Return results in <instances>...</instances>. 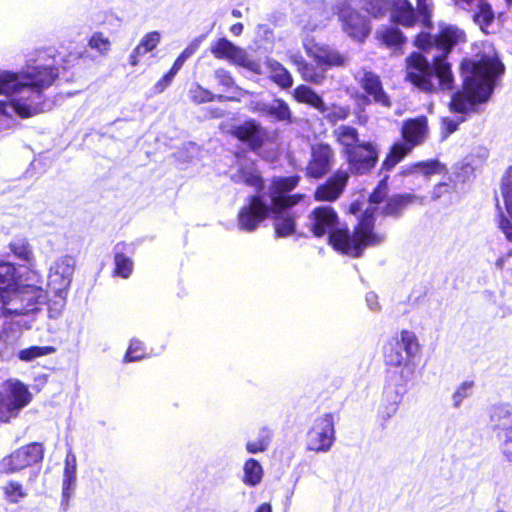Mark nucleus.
<instances>
[{"label": "nucleus", "instance_id": "nucleus-16", "mask_svg": "<svg viewBox=\"0 0 512 512\" xmlns=\"http://www.w3.org/2000/svg\"><path fill=\"white\" fill-rule=\"evenodd\" d=\"M336 11L342 29L349 37L357 41H363L368 36L370 28L366 18L352 9L346 0L337 2Z\"/></svg>", "mask_w": 512, "mask_h": 512}, {"label": "nucleus", "instance_id": "nucleus-7", "mask_svg": "<svg viewBox=\"0 0 512 512\" xmlns=\"http://www.w3.org/2000/svg\"><path fill=\"white\" fill-rule=\"evenodd\" d=\"M76 258L72 255L57 257L50 265L47 275L46 298L39 304L47 307L48 317L58 319L65 308L68 291L76 269Z\"/></svg>", "mask_w": 512, "mask_h": 512}, {"label": "nucleus", "instance_id": "nucleus-64", "mask_svg": "<svg viewBox=\"0 0 512 512\" xmlns=\"http://www.w3.org/2000/svg\"><path fill=\"white\" fill-rule=\"evenodd\" d=\"M496 265L501 268L503 266V259L502 258L498 259L496 262Z\"/></svg>", "mask_w": 512, "mask_h": 512}, {"label": "nucleus", "instance_id": "nucleus-2", "mask_svg": "<svg viewBox=\"0 0 512 512\" xmlns=\"http://www.w3.org/2000/svg\"><path fill=\"white\" fill-rule=\"evenodd\" d=\"M300 177H275L267 193L249 197V201L238 213V227L242 231L253 232L268 216L274 214V227L277 237H288L296 232V216L288 208L299 203L301 194L289 193L298 185Z\"/></svg>", "mask_w": 512, "mask_h": 512}, {"label": "nucleus", "instance_id": "nucleus-30", "mask_svg": "<svg viewBox=\"0 0 512 512\" xmlns=\"http://www.w3.org/2000/svg\"><path fill=\"white\" fill-rule=\"evenodd\" d=\"M125 248L126 245L124 243H118L114 247L113 274L123 279L129 278L134 268L132 259L124 253Z\"/></svg>", "mask_w": 512, "mask_h": 512}, {"label": "nucleus", "instance_id": "nucleus-29", "mask_svg": "<svg viewBox=\"0 0 512 512\" xmlns=\"http://www.w3.org/2000/svg\"><path fill=\"white\" fill-rule=\"evenodd\" d=\"M334 136L337 142L343 147V153L346 156L355 148H358V144L363 142L359 138L357 130L351 126L340 125L334 130Z\"/></svg>", "mask_w": 512, "mask_h": 512}, {"label": "nucleus", "instance_id": "nucleus-35", "mask_svg": "<svg viewBox=\"0 0 512 512\" xmlns=\"http://www.w3.org/2000/svg\"><path fill=\"white\" fill-rule=\"evenodd\" d=\"M263 478V468L261 464L253 459H248L243 466V478L242 481L249 487L257 486Z\"/></svg>", "mask_w": 512, "mask_h": 512}, {"label": "nucleus", "instance_id": "nucleus-57", "mask_svg": "<svg viewBox=\"0 0 512 512\" xmlns=\"http://www.w3.org/2000/svg\"><path fill=\"white\" fill-rule=\"evenodd\" d=\"M243 24L242 23H236V24H233L231 27H230V32L234 35V36H240L243 32Z\"/></svg>", "mask_w": 512, "mask_h": 512}, {"label": "nucleus", "instance_id": "nucleus-21", "mask_svg": "<svg viewBox=\"0 0 512 512\" xmlns=\"http://www.w3.org/2000/svg\"><path fill=\"white\" fill-rule=\"evenodd\" d=\"M456 4L472 13L474 23L484 33H488V27L494 22V12L486 0H457Z\"/></svg>", "mask_w": 512, "mask_h": 512}, {"label": "nucleus", "instance_id": "nucleus-26", "mask_svg": "<svg viewBox=\"0 0 512 512\" xmlns=\"http://www.w3.org/2000/svg\"><path fill=\"white\" fill-rule=\"evenodd\" d=\"M305 49L308 56L312 57L318 66H343L346 63V58L343 55L329 47L305 45Z\"/></svg>", "mask_w": 512, "mask_h": 512}, {"label": "nucleus", "instance_id": "nucleus-34", "mask_svg": "<svg viewBox=\"0 0 512 512\" xmlns=\"http://www.w3.org/2000/svg\"><path fill=\"white\" fill-rule=\"evenodd\" d=\"M266 117L285 124L293 122L292 111L288 103L281 98H274L269 102Z\"/></svg>", "mask_w": 512, "mask_h": 512}, {"label": "nucleus", "instance_id": "nucleus-36", "mask_svg": "<svg viewBox=\"0 0 512 512\" xmlns=\"http://www.w3.org/2000/svg\"><path fill=\"white\" fill-rule=\"evenodd\" d=\"M9 248L17 259L26 262L31 267L33 266L34 254L26 239H15L10 243Z\"/></svg>", "mask_w": 512, "mask_h": 512}, {"label": "nucleus", "instance_id": "nucleus-28", "mask_svg": "<svg viewBox=\"0 0 512 512\" xmlns=\"http://www.w3.org/2000/svg\"><path fill=\"white\" fill-rule=\"evenodd\" d=\"M402 401V394L397 390L387 387L384 390L381 403L379 405L377 416L381 421H388L394 417Z\"/></svg>", "mask_w": 512, "mask_h": 512}, {"label": "nucleus", "instance_id": "nucleus-25", "mask_svg": "<svg viewBox=\"0 0 512 512\" xmlns=\"http://www.w3.org/2000/svg\"><path fill=\"white\" fill-rule=\"evenodd\" d=\"M231 180L235 183H243L259 191L262 188V177L252 161L244 160L241 162L238 170L231 175Z\"/></svg>", "mask_w": 512, "mask_h": 512}, {"label": "nucleus", "instance_id": "nucleus-41", "mask_svg": "<svg viewBox=\"0 0 512 512\" xmlns=\"http://www.w3.org/2000/svg\"><path fill=\"white\" fill-rule=\"evenodd\" d=\"M270 440L271 431L267 428H262L255 440L247 442L246 450L251 454L264 452L268 448Z\"/></svg>", "mask_w": 512, "mask_h": 512}, {"label": "nucleus", "instance_id": "nucleus-14", "mask_svg": "<svg viewBox=\"0 0 512 512\" xmlns=\"http://www.w3.org/2000/svg\"><path fill=\"white\" fill-rule=\"evenodd\" d=\"M210 52L216 59L226 60L256 74L261 73L260 63L251 59L244 48L235 45L226 38H220L211 43Z\"/></svg>", "mask_w": 512, "mask_h": 512}, {"label": "nucleus", "instance_id": "nucleus-43", "mask_svg": "<svg viewBox=\"0 0 512 512\" xmlns=\"http://www.w3.org/2000/svg\"><path fill=\"white\" fill-rule=\"evenodd\" d=\"M474 382L466 380L462 382L452 394V405L454 408H459L463 401L472 395Z\"/></svg>", "mask_w": 512, "mask_h": 512}, {"label": "nucleus", "instance_id": "nucleus-59", "mask_svg": "<svg viewBox=\"0 0 512 512\" xmlns=\"http://www.w3.org/2000/svg\"><path fill=\"white\" fill-rule=\"evenodd\" d=\"M177 73L178 71L174 70V68H171L170 71L162 77V79H164L166 84L169 86Z\"/></svg>", "mask_w": 512, "mask_h": 512}, {"label": "nucleus", "instance_id": "nucleus-44", "mask_svg": "<svg viewBox=\"0 0 512 512\" xmlns=\"http://www.w3.org/2000/svg\"><path fill=\"white\" fill-rule=\"evenodd\" d=\"M88 46L100 55H106L111 49V41L102 32H95L89 38Z\"/></svg>", "mask_w": 512, "mask_h": 512}, {"label": "nucleus", "instance_id": "nucleus-31", "mask_svg": "<svg viewBox=\"0 0 512 512\" xmlns=\"http://www.w3.org/2000/svg\"><path fill=\"white\" fill-rule=\"evenodd\" d=\"M161 35L157 31L149 32L143 36L139 44L134 48L129 57L132 66L139 64V58L154 50L159 44Z\"/></svg>", "mask_w": 512, "mask_h": 512}, {"label": "nucleus", "instance_id": "nucleus-55", "mask_svg": "<svg viewBox=\"0 0 512 512\" xmlns=\"http://www.w3.org/2000/svg\"><path fill=\"white\" fill-rule=\"evenodd\" d=\"M450 191V185L447 184V183H439L438 185H436L432 191V198L433 199H438L440 198L443 194L445 193H448Z\"/></svg>", "mask_w": 512, "mask_h": 512}, {"label": "nucleus", "instance_id": "nucleus-48", "mask_svg": "<svg viewBox=\"0 0 512 512\" xmlns=\"http://www.w3.org/2000/svg\"><path fill=\"white\" fill-rule=\"evenodd\" d=\"M324 114L326 120L330 123H336L341 120H345L350 115V108L347 106L333 105L331 108L327 107Z\"/></svg>", "mask_w": 512, "mask_h": 512}, {"label": "nucleus", "instance_id": "nucleus-6", "mask_svg": "<svg viewBox=\"0 0 512 512\" xmlns=\"http://www.w3.org/2000/svg\"><path fill=\"white\" fill-rule=\"evenodd\" d=\"M44 298L39 271L30 268L18 274L14 264L0 261V317L37 312Z\"/></svg>", "mask_w": 512, "mask_h": 512}, {"label": "nucleus", "instance_id": "nucleus-54", "mask_svg": "<svg viewBox=\"0 0 512 512\" xmlns=\"http://www.w3.org/2000/svg\"><path fill=\"white\" fill-rule=\"evenodd\" d=\"M366 303L371 311L379 312L381 310L378 296L374 292H369L366 294Z\"/></svg>", "mask_w": 512, "mask_h": 512}, {"label": "nucleus", "instance_id": "nucleus-45", "mask_svg": "<svg viewBox=\"0 0 512 512\" xmlns=\"http://www.w3.org/2000/svg\"><path fill=\"white\" fill-rule=\"evenodd\" d=\"M299 73L304 81L315 84H320L325 78V70L322 66L314 67L312 64H306Z\"/></svg>", "mask_w": 512, "mask_h": 512}, {"label": "nucleus", "instance_id": "nucleus-11", "mask_svg": "<svg viewBox=\"0 0 512 512\" xmlns=\"http://www.w3.org/2000/svg\"><path fill=\"white\" fill-rule=\"evenodd\" d=\"M489 425L496 432L502 455L512 462V410L506 405L493 406L490 409Z\"/></svg>", "mask_w": 512, "mask_h": 512}, {"label": "nucleus", "instance_id": "nucleus-18", "mask_svg": "<svg viewBox=\"0 0 512 512\" xmlns=\"http://www.w3.org/2000/svg\"><path fill=\"white\" fill-rule=\"evenodd\" d=\"M500 196L505 212L502 211L500 200L497 197V209L499 211V228L509 241H512V166L507 169L501 179Z\"/></svg>", "mask_w": 512, "mask_h": 512}, {"label": "nucleus", "instance_id": "nucleus-22", "mask_svg": "<svg viewBox=\"0 0 512 512\" xmlns=\"http://www.w3.org/2000/svg\"><path fill=\"white\" fill-rule=\"evenodd\" d=\"M349 179L345 170H337L324 184L317 187L314 198L317 201L333 202L342 194Z\"/></svg>", "mask_w": 512, "mask_h": 512}, {"label": "nucleus", "instance_id": "nucleus-4", "mask_svg": "<svg viewBox=\"0 0 512 512\" xmlns=\"http://www.w3.org/2000/svg\"><path fill=\"white\" fill-rule=\"evenodd\" d=\"M504 69L495 48L490 44H485L475 59H465L461 63L463 90L453 94L450 110L464 114L477 103L487 101Z\"/></svg>", "mask_w": 512, "mask_h": 512}, {"label": "nucleus", "instance_id": "nucleus-52", "mask_svg": "<svg viewBox=\"0 0 512 512\" xmlns=\"http://www.w3.org/2000/svg\"><path fill=\"white\" fill-rule=\"evenodd\" d=\"M214 76L218 83L226 89L233 87L235 84L234 79L232 78L230 72L223 68L215 70Z\"/></svg>", "mask_w": 512, "mask_h": 512}, {"label": "nucleus", "instance_id": "nucleus-9", "mask_svg": "<svg viewBox=\"0 0 512 512\" xmlns=\"http://www.w3.org/2000/svg\"><path fill=\"white\" fill-rule=\"evenodd\" d=\"M31 401L32 393L27 385L18 379L6 380L0 394V421L8 422L16 418Z\"/></svg>", "mask_w": 512, "mask_h": 512}, {"label": "nucleus", "instance_id": "nucleus-32", "mask_svg": "<svg viewBox=\"0 0 512 512\" xmlns=\"http://www.w3.org/2000/svg\"><path fill=\"white\" fill-rule=\"evenodd\" d=\"M293 96L297 102L310 105L321 113H325L327 107L322 98L310 87L299 85L294 89Z\"/></svg>", "mask_w": 512, "mask_h": 512}, {"label": "nucleus", "instance_id": "nucleus-60", "mask_svg": "<svg viewBox=\"0 0 512 512\" xmlns=\"http://www.w3.org/2000/svg\"><path fill=\"white\" fill-rule=\"evenodd\" d=\"M177 73L178 71L174 70V68H171L170 71L162 77V79H164L166 84L169 86Z\"/></svg>", "mask_w": 512, "mask_h": 512}, {"label": "nucleus", "instance_id": "nucleus-15", "mask_svg": "<svg viewBox=\"0 0 512 512\" xmlns=\"http://www.w3.org/2000/svg\"><path fill=\"white\" fill-rule=\"evenodd\" d=\"M42 458V445L31 443L2 458L0 461V472L13 474L40 462Z\"/></svg>", "mask_w": 512, "mask_h": 512}, {"label": "nucleus", "instance_id": "nucleus-5", "mask_svg": "<svg viewBox=\"0 0 512 512\" xmlns=\"http://www.w3.org/2000/svg\"><path fill=\"white\" fill-rule=\"evenodd\" d=\"M466 41L463 30L456 26L448 25L441 29L435 38V43L441 51V55L433 57V63L422 55L414 53L407 59L406 78L417 88L424 92L434 93L438 91L451 90L454 77L451 65L446 57L453 46Z\"/></svg>", "mask_w": 512, "mask_h": 512}, {"label": "nucleus", "instance_id": "nucleus-8", "mask_svg": "<svg viewBox=\"0 0 512 512\" xmlns=\"http://www.w3.org/2000/svg\"><path fill=\"white\" fill-rule=\"evenodd\" d=\"M420 350L416 334L410 330H401L384 346V360L390 366H406Z\"/></svg>", "mask_w": 512, "mask_h": 512}, {"label": "nucleus", "instance_id": "nucleus-38", "mask_svg": "<svg viewBox=\"0 0 512 512\" xmlns=\"http://www.w3.org/2000/svg\"><path fill=\"white\" fill-rule=\"evenodd\" d=\"M442 171V165L435 160L425 161V162H417L412 165L406 166L402 174H414L419 173L425 176H429L432 174H437Z\"/></svg>", "mask_w": 512, "mask_h": 512}, {"label": "nucleus", "instance_id": "nucleus-20", "mask_svg": "<svg viewBox=\"0 0 512 512\" xmlns=\"http://www.w3.org/2000/svg\"><path fill=\"white\" fill-rule=\"evenodd\" d=\"M334 152L327 144H318L312 147L311 159L306 166V176L319 179L323 177L332 166Z\"/></svg>", "mask_w": 512, "mask_h": 512}, {"label": "nucleus", "instance_id": "nucleus-23", "mask_svg": "<svg viewBox=\"0 0 512 512\" xmlns=\"http://www.w3.org/2000/svg\"><path fill=\"white\" fill-rule=\"evenodd\" d=\"M427 120L425 117L410 119L404 122L402 126V136L407 147H413L421 144L427 137Z\"/></svg>", "mask_w": 512, "mask_h": 512}, {"label": "nucleus", "instance_id": "nucleus-58", "mask_svg": "<svg viewBox=\"0 0 512 512\" xmlns=\"http://www.w3.org/2000/svg\"><path fill=\"white\" fill-rule=\"evenodd\" d=\"M168 87V84L164 81V79H160L155 85H154V92L155 93H162L166 88Z\"/></svg>", "mask_w": 512, "mask_h": 512}, {"label": "nucleus", "instance_id": "nucleus-1", "mask_svg": "<svg viewBox=\"0 0 512 512\" xmlns=\"http://www.w3.org/2000/svg\"><path fill=\"white\" fill-rule=\"evenodd\" d=\"M58 77L51 65H28L20 72L0 70V94L7 97L0 102V122L16 115L30 118L49 111L51 102L44 91Z\"/></svg>", "mask_w": 512, "mask_h": 512}, {"label": "nucleus", "instance_id": "nucleus-10", "mask_svg": "<svg viewBox=\"0 0 512 512\" xmlns=\"http://www.w3.org/2000/svg\"><path fill=\"white\" fill-rule=\"evenodd\" d=\"M387 180L388 175H385L369 197V205L367 208L373 211V215L380 209L383 215L399 217L409 205L417 201L423 203L424 199L417 195L399 194L390 197L382 207L378 208L377 205H379L387 195Z\"/></svg>", "mask_w": 512, "mask_h": 512}, {"label": "nucleus", "instance_id": "nucleus-12", "mask_svg": "<svg viewBox=\"0 0 512 512\" xmlns=\"http://www.w3.org/2000/svg\"><path fill=\"white\" fill-rule=\"evenodd\" d=\"M416 2L417 8L414 9L408 0H393L391 19L405 27H411L417 23L429 26L431 18L429 0H416Z\"/></svg>", "mask_w": 512, "mask_h": 512}, {"label": "nucleus", "instance_id": "nucleus-42", "mask_svg": "<svg viewBox=\"0 0 512 512\" xmlns=\"http://www.w3.org/2000/svg\"><path fill=\"white\" fill-rule=\"evenodd\" d=\"M3 491L6 500L13 504L18 503L21 499L27 496V492L18 481L11 480L7 482L3 487Z\"/></svg>", "mask_w": 512, "mask_h": 512}, {"label": "nucleus", "instance_id": "nucleus-47", "mask_svg": "<svg viewBox=\"0 0 512 512\" xmlns=\"http://www.w3.org/2000/svg\"><path fill=\"white\" fill-rule=\"evenodd\" d=\"M379 37L387 46H397L404 41L401 31L397 28H385L378 32Z\"/></svg>", "mask_w": 512, "mask_h": 512}, {"label": "nucleus", "instance_id": "nucleus-40", "mask_svg": "<svg viewBox=\"0 0 512 512\" xmlns=\"http://www.w3.org/2000/svg\"><path fill=\"white\" fill-rule=\"evenodd\" d=\"M189 97L196 104L211 102L215 99H217L218 101H224L227 99L223 95L213 94L211 91L203 88L199 84H194L193 87L190 88Z\"/></svg>", "mask_w": 512, "mask_h": 512}, {"label": "nucleus", "instance_id": "nucleus-37", "mask_svg": "<svg viewBox=\"0 0 512 512\" xmlns=\"http://www.w3.org/2000/svg\"><path fill=\"white\" fill-rule=\"evenodd\" d=\"M411 147H407L403 143H396L392 146L389 154L382 163V171H390L393 169L409 152Z\"/></svg>", "mask_w": 512, "mask_h": 512}, {"label": "nucleus", "instance_id": "nucleus-24", "mask_svg": "<svg viewBox=\"0 0 512 512\" xmlns=\"http://www.w3.org/2000/svg\"><path fill=\"white\" fill-rule=\"evenodd\" d=\"M77 482V458L69 450L64 461V471L62 479V502L68 503L71 498Z\"/></svg>", "mask_w": 512, "mask_h": 512}, {"label": "nucleus", "instance_id": "nucleus-49", "mask_svg": "<svg viewBox=\"0 0 512 512\" xmlns=\"http://www.w3.org/2000/svg\"><path fill=\"white\" fill-rule=\"evenodd\" d=\"M366 11L374 17H380L386 13L389 4L387 0H363Z\"/></svg>", "mask_w": 512, "mask_h": 512}, {"label": "nucleus", "instance_id": "nucleus-17", "mask_svg": "<svg viewBox=\"0 0 512 512\" xmlns=\"http://www.w3.org/2000/svg\"><path fill=\"white\" fill-rule=\"evenodd\" d=\"M377 146L368 141L358 144V148L346 155L349 170L353 174L363 175L370 172L378 161Z\"/></svg>", "mask_w": 512, "mask_h": 512}, {"label": "nucleus", "instance_id": "nucleus-51", "mask_svg": "<svg viewBox=\"0 0 512 512\" xmlns=\"http://www.w3.org/2000/svg\"><path fill=\"white\" fill-rule=\"evenodd\" d=\"M269 102L259 98L258 96L253 97L247 104V108L260 116H265L268 111Z\"/></svg>", "mask_w": 512, "mask_h": 512}, {"label": "nucleus", "instance_id": "nucleus-27", "mask_svg": "<svg viewBox=\"0 0 512 512\" xmlns=\"http://www.w3.org/2000/svg\"><path fill=\"white\" fill-rule=\"evenodd\" d=\"M261 126L255 120L244 122L234 128L233 134L239 140L247 142L252 149H257L262 145L263 135Z\"/></svg>", "mask_w": 512, "mask_h": 512}, {"label": "nucleus", "instance_id": "nucleus-53", "mask_svg": "<svg viewBox=\"0 0 512 512\" xmlns=\"http://www.w3.org/2000/svg\"><path fill=\"white\" fill-rule=\"evenodd\" d=\"M464 121V117H458L457 119H452V118H443L442 119V127H443V130L445 131V134H444V137H447L448 135L452 134L453 132H455L458 128V125Z\"/></svg>", "mask_w": 512, "mask_h": 512}, {"label": "nucleus", "instance_id": "nucleus-19", "mask_svg": "<svg viewBox=\"0 0 512 512\" xmlns=\"http://www.w3.org/2000/svg\"><path fill=\"white\" fill-rule=\"evenodd\" d=\"M356 79L359 82L361 88L367 94V96L362 97L364 101H373L374 103L383 107L391 106L390 98L383 90L382 83L378 75L370 71L363 70L358 72Z\"/></svg>", "mask_w": 512, "mask_h": 512}, {"label": "nucleus", "instance_id": "nucleus-61", "mask_svg": "<svg viewBox=\"0 0 512 512\" xmlns=\"http://www.w3.org/2000/svg\"><path fill=\"white\" fill-rule=\"evenodd\" d=\"M255 512H272V507L269 503L261 504Z\"/></svg>", "mask_w": 512, "mask_h": 512}, {"label": "nucleus", "instance_id": "nucleus-13", "mask_svg": "<svg viewBox=\"0 0 512 512\" xmlns=\"http://www.w3.org/2000/svg\"><path fill=\"white\" fill-rule=\"evenodd\" d=\"M335 441L334 417L325 413L317 417L307 432L306 446L310 451L328 452Z\"/></svg>", "mask_w": 512, "mask_h": 512}, {"label": "nucleus", "instance_id": "nucleus-33", "mask_svg": "<svg viewBox=\"0 0 512 512\" xmlns=\"http://www.w3.org/2000/svg\"><path fill=\"white\" fill-rule=\"evenodd\" d=\"M266 66L270 79L282 89H288L293 85V78L290 72L278 61L268 59Z\"/></svg>", "mask_w": 512, "mask_h": 512}, {"label": "nucleus", "instance_id": "nucleus-62", "mask_svg": "<svg viewBox=\"0 0 512 512\" xmlns=\"http://www.w3.org/2000/svg\"><path fill=\"white\" fill-rule=\"evenodd\" d=\"M350 211L353 214H357V213L361 212L360 204L358 202L352 203L350 206Z\"/></svg>", "mask_w": 512, "mask_h": 512}, {"label": "nucleus", "instance_id": "nucleus-63", "mask_svg": "<svg viewBox=\"0 0 512 512\" xmlns=\"http://www.w3.org/2000/svg\"><path fill=\"white\" fill-rule=\"evenodd\" d=\"M231 13L235 18H241L243 16L242 12L238 9H233Z\"/></svg>", "mask_w": 512, "mask_h": 512}, {"label": "nucleus", "instance_id": "nucleus-39", "mask_svg": "<svg viewBox=\"0 0 512 512\" xmlns=\"http://www.w3.org/2000/svg\"><path fill=\"white\" fill-rule=\"evenodd\" d=\"M55 352L56 348L53 346H31L21 349L17 356L21 361L31 362L38 358L54 354Z\"/></svg>", "mask_w": 512, "mask_h": 512}, {"label": "nucleus", "instance_id": "nucleus-3", "mask_svg": "<svg viewBox=\"0 0 512 512\" xmlns=\"http://www.w3.org/2000/svg\"><path fill=\"white\" fill-rule=\"evenodd\" d=\"M306 227L314 237L328 235L332 247L345 255L359 257L367 246L381 244L385 240L383 234L373 231V211L366 208L354 232L340 227L339 216L330 206L314 208L307 216Z\"/></svg>", "mask_w": 512, "mask_h": 512}, {"label": "nucleus", "instance_id": "nucleus-56", "mask_svg": "<svg viewBox=\"0 0 512 512\" xmlns=\"http://www.w3.org/2000/svg\"><path fill=\"white\" fill-rule=\"evenodd\" d=\"M290 59L294 65H296L298 71L301 70L302 67H304L307 63L303 59V57L299 54H294L290 56Z\"/></svg>", "mask_w": 512, "mask_h": 512}, {"label": "nucleus", "instance_id": "nucleus-50", "mask_svg": "<svg viewBox=\"0 0 512 512\" xmlns=\"http://www.w3.org/2000/svg\"><path fill=\"white\" fill-rule=\"evenodd\" d=\"M200 45V40L196 39L192 43H190L183 52L177 57L172 68L174 70L179 71L183 64L198 50Z\"/></svg>", "mask_w": 512, "mask_h": 512}, {"label": "nucleus", "instance_id": "nucleus-46", "mask_svg": "<svg viewBox=\"0 0 512 512\" xmlns=\"http://www.w3.org/2000/svg\"><path fill=\"white\" fill-rule=\"evenodd\" d=\"M145 357V347L142 341L133 338L124 356V362L139 361Z\"/></svg>", "mask_w": 512, "mask_h": 512}]
</instances>
